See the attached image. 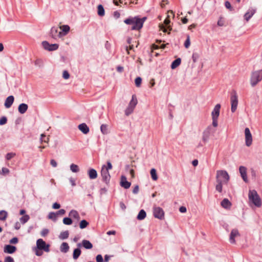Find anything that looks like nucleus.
<instances>
[{
  "instance_id": "f257e3e1",
  "label": "nucleus",
  "mask_w": 262,
  "mask_h": 262,
  "mask_svg": "<svg viewBox=\"0 0 262 262\" xmlns=\"http://www.w3.org/2000/svg\"><path fill=\"white\" fill-rule=\"evenodd\" d=\"M229 179V175L226 170H217L216 174V181L217 182V184L215 186L216 190L221 193L222 192L223 185L227 184Z\"/></svg>"
},
{
  "instance_id": "f03ea898",
  "label": "nucleus",
  "mask_w": 262,
  "mask_h": 262,
  "mask_svg": "<svg viewBox=\"0 0 262 262\" xmlns=\"http://www.w3.org/2000/svg\"><path fill=\"white\" fill-rule=\"evenodd\" d=\"M124 23L131 25L132 30H139L142 28L141 23L139 22L138 16L129 17L124 20Z\"/></svg>"
},
{
  "instance_id": "7ed1b4c3",
  "label": "nucleus",
  "mask_w": 262,
  "mask_h": 262,
  "mask_svg": "<svg viewBox=\"0 0 262 262\" xmlns=\"http://www.w3.org/2000/svg\"><path fill=\"white\" fill-rule=\"evenodd\" d=\"M249 200L257 207L261 205V201L257 192L255 190H250L248 194Z\"/></svg>"
},
{
  "instance_id": "20e7f679",
  "label": "nucleus",
  "mask_w": 262,
  "mask_h": 262,
  "mask_svg": "<svg viewBox=\"0 0 262 262\" xmlns=\"http://www.w3.org/2000/svg\"><path fill=\"white\" fill-rule=\"evenodd\" d=\"M262 80V70L254 71L251 74L250 83L252 86H255Z\"/></svg>"
},
{
  "instance_id": "39448f33",
  "label": "nucleus",
  "mask_w": 262,
  "mask_h": 262,
  "mask_svg": "<svg viewBox=\"0 0 262 262\" xmlns=\"http://www.w3.org/2000/svg\"><path fill=\"white\" fill-rule=\"evenodd\" d=\"M221 105L217 104L214 106L211 112V117L212 119V125L214 127H216L218 125L217 119L220 115Z\"/></svg>"
},
{
  "instance_id": "423d86ee",
  "label": "nucleus",
  "mask_w": 262,
  "mask_h": 262,
  "mask_svg": "<svg viewBox=\"0 0 262 262\" xmlns=\"http://www.w3.org/2000/svg\"><path fill=\"white\" fill-rule=\"evenodd\" d=\"M215 129L211 125L208 126L203 132L202 136V141L204 144L209 141L211 136L213 135Z\"/></svg>"
},
{
  "instance_id": "0eeeda50",
  "label": "nucleus",
  "mask_w": 262,
  "mask_h": 262,
  "mask_svg": "<svg viewBox=\"0 0 262 262\" xmlns=\"http://www.w3.org/2000/svg\"><path fill=\"white\" fill-rule=\"evenodd\" d=\"M230 101L231 105V110L232 113H234L236 110L238 105V97L236 91L234 90L231 93Z\"/></svg>"
},
{
  "instance_id": "6e6552de",
  "label": "nucleus",
  "mask_w": 262,
  "mask_h": 262,
  "mask_svg": "<svg viewBox=\"0 0 262 262\" xmlns=\"http://www.w3.org/2000/svg\"><path fill=\"white\" fill-rule=\"evenodd\" d=\"M36 247L40 250H42L46 252L50 251V245L47 244L41 238L37 240Z\"/></svg>"
},
{
  "instance_id": "1a4fd4ad",
  "label": "nucleus",
  "mask_w": 262,
  "mask_h": 262,
  "mask_svg": "<svg viewBox=\"0 0 262 262\" xmlns=\"http://www.w3.org/2000/svg\"><path fill=\"white\" fill-rule=\"evenodd\" d=\"M42 46L44 49L49 51H53L58 49L59 45L57 43L50 44L47 41H43Z\"/></svg>"
},
{
  "instance_id": "9d476101",
  "label": "nucleus",
  "mask_w": 262,
  "mask_h": 262,
  "mask_svg": "<svg viewBox=\"0 0 262 262\" xmlns=\"http://www.w3.org/2000/svg\"><path fill=\"white\" fill-rule=\"evenodd\" d=\"M154 216L155 217L162 220L164 216V212L163 209L160 207H155L153 209Z\"/></svg>"
},
{
  "instance_id": "9b49d317",
  "label": "nucleus",
  "mask_w": 262,
  "mask_h": 262,
  "mask_svg": "<svg viewBox=\"0 0 262 262\" xmlns=\"http://www.w3.org/2000/svg\"><path fill=\"white\" fill-rule=\"evenodd\" d=\"M245 143L246 146H250L252 143V137L249 128L246 127L245 129Z\"/></svg>"
},
{
  "instance_id": "f8f14e48",
  "label": "nucleus",
  "mask_w": 262,
  "mask_h": 262,
  "mask_svg": "<svg viewBox=\"0 0 262 262\" xmlns=\"http://www.w3.org/2000/svg\"><path fill=\"white\" fill-rule=\"evenodd\" d=\"M101 176L102 177V181L106 185H108L111 179V175L109 171L101 169Z\"/></svg>"
},
{
  "instance_id": "ddd939ff",
  "label": "nucleus",
  "mask_w": 262,
  "mask_h": 262,
  "mask_svg": "<svg viewBox=\"0 0 262 262\" xmlns=\"http://www.w3.org/2000/svg\"><path fill=\"white\" fill-rule=\"evenodd\" d=\"M240 234L237 229H233L231 230L230 237H229V242L231 244H235V237L237 236H239Z\"/></svg>"
},
{
  "instance_id": "4468645a",
  "label": "nucleus",
  "mask_w": 262,
  "mask_h": 262,
  "mask_svg": "<svg viewBox=\"0 0 262 262\" xmlns=\"http://www.w3.org/2000/svg\"><path fill=\"white\" fill-rule=\"evenodd\" d=\"M239 171L241 177L245 182H248V180L247 176V168L244 166H241L239 167Z\"/></svg>"
},
{
  "instance_id": "2eb2a0df",
  "label": "nucleus",
  "mask_w": 262,
  "mask_h": 262,
  "mask_svg": "<svg viewBox=\"0 0 262 262\" xmlns=\"http://www.w3.org/2000/svg\"><path fill=\"white\" fill-rule=\"evenodd\" d=\"M16 250V247L11 245H7L4 247V252L6 253L12 254Z\"/></svg>"
},
{
  "instance_id": "dca6fc26",
  "label": "nucleus",
  "mask_w": 262,
  "mask_h": 262,
  "mask_svg": "<svg viewBox=\"0 0 262 262\" xmlns=\"http://www.w3.org/2000/svg\"><path fill=\"white\" fill-rule=\"evenodd\" d=\"M131 183L126 180V178L122 176L121 178L120 185L125 189H128L130 187Z\"/></svg>"
},
{
  "instance_id": "f3484780",
  "label": "nucleus",
  "mask_w": 262,
  "mask_h": 262,
  "mask_svg": "<svg viewBox=\"0 0 262 262\" xmlns=\"http://www.w3.org/2000/svg\"><path fill=\"white\" fill-rule=\"evenodd\" d=\"M51 36L54 39H56L57 37L60 38L62 37V36H60V34H59V31H58V29L56 27H52L51 28Z\"/></svg>"
},
{
  "instance_id": "a211bd4d",
  "label": "nucleus",
  "mask_w": 262,
  "mask_h": 262,
  "mask_svg": "<svg viewBox=\"0 0 262 262\" xmlns=\"http://www.w3.org/2000/svg\"><path fill=\"white\" fill-rule=\"evenodd\" d=\"M255 12L256 10L255 9H249L248 11L244 15L245 19L248 21L255 14Z\"/></svg>"
},
{
  "instance_id": "6ab92c4d",
  "label": "nucleus",
  "mask_w": 262,
  "mask_h": 262,
  "mask_svg": "<svg viewBox=\"0 0 262 262\" xmlns=\"http://www.w3.org/2000/svg\"><path fill=\"white\" fill-rule=\"evenodd\" d=\"M78 128L84 134H88L90 131L89 127L84 123L79 124L78 125Z\"/></svg>"
},
{
  "instance_id": "aec40b11",
  "label": "nucleus",
  "mask_w": 262,
  "mask_h": 262,
  "mask_svg": "<svg viewBox=\"0 0 262 262\" xmlns=\"http://www.w3.org/2000/svg\"><path fill=\"white\" fill-rule=\"evenodd\" d=\"M88 174L90 179H95L98 176L97 171L94 168H90L88 171Z\"/></svg>"
},
{
  "instance_id": "412c9836",
  "label": "nucleus",
  "mask_w": 262,
  "mask_h": 262,
  "mask_svg": "<svg viewBox=\"0 0 262 262\" xmlns=\"http://www.w3.org/2000/svg\"><path fill=\"white\" fill-rule=\"evenodd\" d=\"M60 29L62 30V31H59V34H60V36H63L68 34L70 28L68 25H62L60 27Z\"/></svg>"
},
{
  "instance_id": "4be33fe9",
  "label": "nucleus",
  "mask_w": 262,
  "mask_h": 262,
  "mask_svg": "<svg viewBox=\"0 0 262 262\" xmlns=\"http://www.w3.org/2000/svg\"><path fill=\"white\" fill-rule=\"evenodd\" d=\"M14 99V98L13 96H8L5 102V107L6 108H9L13 104Z\"/></svg>"
},
{
  "instance_id": "5701e85b",
  "label": "nucleus",
  "mask_w": 262,
  "mask_h": 262,
  "mask_svg": "<svg viewBox=\"0 0 262 262\" xmlns=\"http://www.w3.org/2000/svg\"><path fill=\"white\" fill-rule=\"evenodd\" d=\"M28 106L27 104L21 103L18 106V112L19 113L23 114L25 113H26V112L28 110Z\"/></svg>"
},
{
  "instance_id": "b1692460",
  "label": "nucleus",
  "mask_w": 262,
  "mask_h": 262,
  "mask_svg": "<svg viewBox=\"0 0 262 262\" xmlns=\"http://www.w3.org/2000/svg\"><path fill=\"white\" fill-rule=\"evenodd\" d=\"M221 206L226 209L229 208L231 206V203L228 199H224L221 202Z\"/></svg>"
},
{
  "instance_id": "393cba45",
  "label": "nucleus",
  "mask_w": 262,
  "mask_h": 262,
  "mask_svg": "<svg viewBox=\"0 0 262 262\" xmlns=\"http://www.w3.org/2000/svg\"><path fill=\"white\" fill-rule=\"evenodd\" d=\"M69 250V246L67 243L63 242L60 247V250L61 252L67 253Z\"/></svg>"
},
{
  "instance_id": "a878e982",
  "label": "nucleus",
  "mask_w": 262,
  "mask_h": 262,
  "mask_svg": "<svg viewBox=\"0 0 262 262\" xmlns=\"http://www.w3.org/2000/svg\"><path fill=\"white\" fill-rule=\"evenodd\" d=\"M82 245L86 249H91L93 248L92 244L89 241L86 239H83L82 241Z\"/></svg>"
},
{
  "instance_id": "bb28decb",
  "label": "nucleus",
  "mask_w": 262,
  "mask_h": 262,
  "mask_svg": "<svg viewBox=\"0 0 262 262\" xmlns=\"http://www.w3.org/2000/svg\"><path fill=\"white\" fill-rule=\"evenodd\" d=\"M137 104V99L136 98V96L135 95H133L132 96V100L129 102L128 106L132 107L133 108H135Z\"/></svg>"
},
{
  "instance_id": "cd10ccee",
  "label": "nucleus",
  "mask_w": 262,
  "mask_h": 262,
  "mask_svg": "<svg viewBox=\"0 0 262 262\" xmlns=\"http://www.w3.org/2000/svg\"><path fill=\"white\" fill-rule=\"evenodd\" d=\"M69 215L78 220L80 219L78 212L75 210H72L70 212Z\"/></svg>"
},
{
  "instance_id": "c85d7f7f",
  "label": "nucleus",
  "mask_w": 262,
  "mask_h": 262,
  "mask_svg": "<svg viewBox=\"0 0 262 262\" xmlns=\"http://www.w3.org/2000/svg\"><path fill=\"white\" fill-rule=\"evenodd\" d=\"M181 59L180 58H178L176 59H175L173 62H172L171 64V68L172 69H174L177 67H178L181 63Z\"/></svg>"
},
{
  "instance_id": "c756f323",
  "label": "nucleus",
  "mask_w": 262,
  "mask_h": 262,
  "mask_svg": "<svg viewBox=\"0 0 262 262\" xmlns=\"http://www.w3.org/2000/svg\"><path fill=\"white\" fill-rule=\"evenodd\" d=\"M81 253V250L79 248H76L74 250L73 257L74 259H77L79 256L80 255Z\"/></svg>"
},
{
  "instance_id": "7c9ffc66",
  "label": "nucleus",
  "mask_w": 262,
  "mask_h": 262,
  "mask_svg": "<svg viewBox=\"0 0 262 262\" xmlns=\"http://www.w3.org/2000/svg\"><path fill=\"white\" fill-rule=\"evenodd\" d=\"M146 216V212L143 209H142L139 211V212L137 215V219L138 220H142L145 218Z\"/></svg>"
},
{
  "instance_id": "2f4dec72",
  "label": "nucleus",
  "mask_w": 262,
  "mask_h": 262,
  "mask_svg": "<svg viewBox=\"0 0 262 262\" xmlns=\"http://www.w3.org/2000/svg\"><path fill=\"white\" fill-rule=\"evenodd\" d=\"M69 232L68 230L61 232L59 236V238L61 239H66L68 238Z\"/></svg>"
},
{
  "instance_id": "473e14b6",
  "label": "nucleus",
  "mask_w": 262,
  "mask_h": 262,
  "mask_svg": "<svg viewBox=\"0 0 262 262\" xmlns=\"http://www.w3.org/2000/svg\"><path fill=\"white\" fill-rule=\"evenodd\" d=\"M105 11L102 5H99L98 6V14L100 16L104 15Z\"/></svg>"
},
{
  "instance_id": "72a5a7b5",
  "label": "nucleus",
  "mask_w": 262,
  "mask_h": 262,
  "mask_svg": "<svg viewBox=\"0 0 262 262\" xmlns=\"http://www.w3.org/2000/svg\"><path fill=\"white\" fill-rule=\"evenodd\" d=\"M70 170L73 172H75V173H76V172H78L79 171V168L78 167V166L76 164H71L70 165Z\"/></svg>"
},
{
  "instance_id": "f704fd0d",
  "label": "nucleus",
  "mask_w": 262,
  "mask_h": 262,
  "mask_svg": "<svg viewBox=\"0 0 262 262\" xmlns=\"http://www.w3.org/2000/svg\"><path fill=\"white\" fill-rule=\"evenodd\" d=\"M100 130L102 134L106 135L108 133L107 125L106 124H102L100 126Z\"/></svg>"
},
{
  "instance_id": "c9c22d12",
  "label": "nucleus",
  "mask_w": 262,
  "mask_h": 262,
  "mask_svg": "<svg viewBox=\"0 0 262 262\" xmlns=\"http://www.w3.org/2000/svg\"><path fill=\"white\" fill-rule=\"evenodd\" d=\"M112 165L110 161H107V166H105V165H103L102 167H101V169H103V170H106V171H109V170H111L112 169Z\"/></svg>"
},
{
  "instance_id": "e433bc0d",
  "label": "nucleus",
  "mask_w": 262,
  "mask_h": 262,
  "mask_svg": "<svg viewBox=\"0 0 262 262\" xmlns=\"http://www.w3.org/2000/svg\"><path fill=\"white\" fill-rule=\"evenodd\" d=\"M150 175L153 180L156 181L158 179L156 170L155 168H152L150 170Z\"/></svg>"
},
{
  "instance_id": "4c0bfd02",
  "label": "nucleus",
  "mask_w": 262,
  "mask_h": 262,
  "mask_svg": "<svg viewBox=\"0 0 262 262\" xmlns=\"http://www.w3.org/2000/svg\"><path fill=\"white\" fill-rule=\"evenodd\" d=\"M7 216V212L5 210L0 211V220L4 221Z\"/></svg>"
},
{
  "instance_id": "58836bf2",
  "label": "nucleus",
  "mask_w": 262,
  "mask_h": 262,
  "mask_svg": "<svg viewBox=\"0 0 262 262\" xmlns=\"http://www.w3.org/2000/svg\"><path fill=\"white\" fill-rule=\"evenodd\" d=\"M29 219V215L26 214L20 218V221L22 224H24L27 223Z\"/></svg>"
},
{
  "instance_id": "ea45409f",
  "label": "nucleus",
  "mask_w": 262,
  "mask_h": 262,
  "mask_svg": "<svg viewBox=\"0 0 262 262\" xmlns=\"http://www.w3.org/2000/svg\"><path fill=\"white\" fill-rule=\"evenodd\" d=\"M89 223L85 220H82L79 224V227L81 229H84L87 227Z\"/></svg>"
},
{
  "instance_id": "a19ab883",
  "label": "nucleus",
  "mask_w": 262,
  "mask_h": 262,
  "mask_svg": "<svg viewBox=\"0 0 262 262\" xmlns=\"http://www.w3.org/2000/svg\"><path fill=\"white\" fill-rule=\"evenodd\" d=\"M48 218L49 219L52 220L53 221H56L57 220V214L56 213H54L53 212H50L48 214Z\"/></svg>"
},
{
  "instance_id": "79ce46f5",
  "label": "nucleus",
  "mask_w": 262,
  "mask_h": 262,
  "mask_svg": "<svg viewBox=\"0 0 262 262\" xmlns=\"http://www.w3.org/2000/svg\"><path fill=\"white\" fill-rule=\"evenodd\" d=\"M34 64L36 66L40 68L43 66V62L42 60L41 59H37L35 61Z\"/></svg>"
},
{
  "instance_id": "37998d69",
  "label": "nucleus",
  "mask_w": 262,
  "mask_h": 262,
  "mask_svg": "<svg viewBox=\"0 0 262 262\" xmlns=\"http://www.w3.org/2000/svg\"><path fill=\"white\" fill-rule=\"evenodd\" d=\"M63 223L65 225H70L72 224V220L71 218L66 217L63 219Z\"/></svg>"
},
{
  "instance_id": "c03bdc74",
  "label": "nucleus",
  "mask_w": 262,
  "mask_h": 262,
  "mask_svg": "<svg viewBox=\"0 0 262 262\" xmlns=\"http://www.w3.org/2000/svg\"><path fill=\"white\" fill-rule=\"evenodd\" d=\"M15 156L16 154L15 152H9L6 154L5 158L7 160L9 161L14 157Z\"/></svg>"
},
{
  "instance_id": "a18cd8bd",
  "label": "nucleus",
  "mask_w": 262,
  "mask_h": 262,
  "mask_svg": "<svg viewBox=\"0 0 262 262\" xmlns=\"http://www.w3.org/2000/svg\"><path fill=\"white\" fill-rule=\"evenodd\" d=\"M134 110V108H132L130 106H128L125 111V114L126 116H129L130 114H131L133 112Z\"/></svg>"
},
{
  "instance_id": "49530a36",
  "label": "nucleus",
  "mask_w": 262,
  "mask_h": 262,
  "mask_svg": "<svg viewBox=\"0 0 262 262\" xmlns=\"http://www.w3.org/2000/svg\"><path fill=\"white\" fill-rule=\"evenodd\" d=\"M33 251L35 252L36 255L37 256H41L43 254V252L41 251L42 250H40L37 248V247H35L33 249Z\"/></svg>"
},
{
  "instance_id": "de8ad7c7",
  "label": "nucleus",
  "mask_w": 262,
  "mask_h": 262,
  "mask_svg": "<svg viewBox=\"0 0 262 262\" xmlns=\"http://www.w3.org/2000/svg\"><path fill=\"white\" fill-rule=\"evenodd\" d=\"M142 78L140 77H137L135 79V84L136 86L139 87L141 84Z\"/></svg>"
},
{
  "instance_id": "09e8293b",
  "label": "nucleus",
  "mask_w": 262,
  "mask_h": 262,
  "mask_svg": "<svg viewBox=\"0 0 262 262\" xmlns=\"http://www.w3.org/2000/svg\"><path fill=\"white\" fill-rule=\"evenodd\" d=\"M217 25L219 27H222L224 26L225 25V21L223 19L222 17H220L219 19L217 21Z\"/></svg>"
},
{
  "instance_id": "8fccbe9b",
  "label": "nucleus",
  "mask_w": 262,
  "mask_h": 262,
  "mask_svg": "<svg viewBox=\"0 0 262 262\" xmlns=\"http://www.w3.org/2000/svg\"><path fill=\"white\" fill-rule=\"evenodd\" d=\"M10 172V170L9 169L6 167H3L2 168V171L1 172V174L6 175L8 174Z\"/></svg>"
},
{
  "instance_id": "3c124183",
  "label": "nucleus",
  "mask_w": 262,
  "mask_h": 262,
  "mask_svg": "<svg viewBox=\"0 0 262 262\" xmlns=\"http://www.w3.org/2000/svg\"><path fill=\"white\" fill-rule=\"evenodd\" d=\"M7 122V118L5 116H3L0 119V125H3L5 124Z\"/></svg>"
},
{
  "instance_id": "603ef678",
  "label": "nucleus",
  "mask_w": 262,
  "mask_h": 262,
  "mask_svg": "<svg viewBox=\"0 0 262 262\" xmlns=\"http://www.w3.org/2000/svg\"><path fill=\"white\" fill-rule=\"evenodd\" d=\"M225 6L227 9L230 10V11L233 10V8L232 7L229 1H226L225 2Z\"/></svg>"
},
{
  "instance_id": "864d4df0",
  "label": "nucleus",
  "mask_w": 262,
  "mask_h": 262,
  "mask_svg": "<svg viewBox=\"0 0 262 262\" xmlns=\"http://www.w3.org/2000/svg\"><path fill=\"white\" fill-rule=\"evenodd\" d=\"M190 45V38L189 36H188L186 40L184 43V46L186 48H188Z\"/></svg>"
},
{
  "instance_id": "5fc2aeb1",
  "label": "nucleus",
  "mask_w": 262,
  "mask_h": 262,
  "mask_svg": "<svg viewBox=\"0 0 262 262\" xmlns=\"http://www.w3.org/2000/svg\"><path fill=\"white\" fill-rule=\"evenodd\" d=\"M96 260L97 262H104L102 256L101 254L96 256Z\"/></svg>"
},
{
  "instance_id": "6e6d98bb",
  "label": "nucleus",
  "mask_w": 262,
  "mask_h": 262,
  "mask_svg": "<svg viewBox=\"0 0 262 262\" xmlns=\"http://www.w3.org/2000/svg\"><path fill=\"white\" fill-rule=\"evenodd\" d=\"M49 231L48 229H43L41 231V235L42 236H45L49 233Z\"/></svg>"
},
{
  "instance_id": "4d7b16f0",
  "label": "nucleus",
  "mask_w": 262,
  "mask_h": 262,
  "mask_svg": "<svg viewBox=\"0 0 262 262\" xmlns=\"http://www.w3.org/2000/svg\"><path fill=\"white\" fill-rule=\"evenodd\" d=\"M62 77L64 79H67L70 77V74L67 71H64L62 74Z\"/></svg>"
},
{
  "instance_id": "13d9d810",
  "label": "nucleus",
  "mask_w": 262,
  "mask_h": 262,
  "mask_svg": "<svg viewBox=\"0 0 262 262\" xmlns=\"http://www.w3.org/2000/svg\"><path fill=\"white\" fill-rule=\"evenodd\" d=\"M4 262H14V261L12 257L8 256L5 257Z\"/></svg>"
},
{
  "instance_id": "bf43d9fd",
  "label": "nucleus",
  "mask_w": 262,
  "mask_h": 262,
  "mask_svg": "<svg viewBox=\"0 0 262 262\" xmlns=\"http://www.w3.org/2000/svg\"><path fill=\"white\" fill-rule=\"evenodd\" d=\"M18 239L16 237H14L10 239V243L15 244L18 243Z\"/></svg>"
},
{
  "instance_id": "052dcab7",
  "label": "nucleus",
  "mask_w": 262,
  "mask_h": 262,
  "mask_svg": "<svg viewBox=\"0 0 262 262\" xmlns=\"http://www.w3.org/2000/svg\"><path fill=\"white\" fill-rule=\"evenodd\" d=\"M50 164L53 167H56L57 166V163L56 161L54 159L51 160Z\"/></svg>"
},
{
  "instance_id": "680f3d73",
  "label": "nucleus",
  "mask_w": 262,
  "mask_h": 262,
  "mask_svg": "<svg viewBox=\"0 0 262 262\" xmlns=\"http://www.w3.org/2000/svg\"><path fill=\"white\" fill-rule=\"evenodd\" d=\"M179 211L181 213H185L187 211V209L185 206H181L179 208Z\"/></svg>"
},
{
  "instance_id": "e2e57ef3",
  "label": "nucleus",
  "mask_w": 262,
  "mask_h": 262,
  "mask_svg": "<svg viewBox=\"0 0 262 262\" xmlns=\"http://www.w3.org/2000/svg\"><path fill=\"white\" fill-rule=\"evenodd\" d=\"M60 207V205L59 203H55L53 204V208L54 209H59Z\"/></svg>"
},
{
  "instance_id": "0e129e2a",
  "label": "nucleus",
  "mask_w": 262,
  "mask_h": 262,
  "mask_svg": "<svg viewBox=\"0 0 262 262\" xmlns=\"http://www.w3.org/2000/svg\"><path fill=\"white\" fill-rule=\"evenodd\" d=\"M139 191V186L136 185L133 190V192L134 194H137Z\"/></svg>"
},
{
  "instance_id": "69168bd1",
  "label": "nucleus",
  "mask_w": 262,
  "mask_h": 262,
  "mask_svg": "<svg viewBox=\"0 0 262 262\" xmlns=\"http://www.w3.org/2000/svg\"><path fill=\"white\" fill-rule=\"evenodd\" d=\"M66 213V211L64 209H61L59 210H58L57 212H56V214L57 215H58V214H64V213Z\"/></svg>"
},
{
  "instance_id": "338daca9",
  "label": "nucleus",
  "mask_w": 262,
  "mask_h": 262,
  "mask_svg": "<svg viewBox=\"0 0 262 262\" xmlns=\"http://www.w3.org/2000/svg\"><path fill=\"white\" fill-rule=\"evenodd\" d=\"M116 69H117V72H118L119 73H121L123 72L124 68L123 67L119 66L117 67Z\"/></svg>"
},
{
  "instance_id": "774afa93",
  "label": "nucleus",
  "mask_w": 262,
  "mask_h": 262,
  "mask_svg": "<svg viewBox=\"0 0 262 262\" xmlns=\"http://www.w3.org/2000/svg\"><path fill=\"white\" fill-rule=\"evenodd\" d=\"M146 19V17H143L142 18H139V22L140 23H141L142 28L143 27V24H144V21H145Z\"/></svg>"
}]
</instances>
